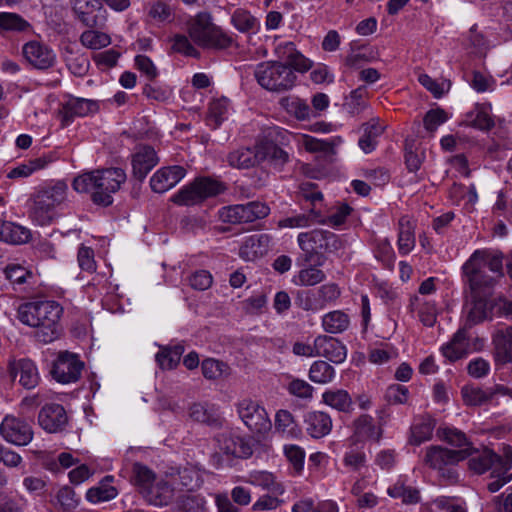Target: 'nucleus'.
I'll use <instances>...</instances> for the list:
<instances>
[{"mask_svg":"<svg viewBox=\"0 0 512 512\" xmlns=\"http://www.w3.org/2000/svg\"><path fill=\"white\" fill-rule=\"evenodd\" d=\"M63 307L54 300L37 299L21 303L16 310L17 320L36 329L35 337L42 343H51L60 336Z\"/></svg>","mask_w":512,"mask_h":512,"instance_id":"f257e3e1","label":"nucleus"},{"mask_svg":"<svg viewBox=\"0 0 512 512\" xmlns=\"http://www.w3.org/2000/svg\"><path fill=\"white\" fill-rule=\"evenodd\" d=\"M126 178L121 168L99 169L75 177L72 187L78 193L89 194L95 204L109 206L113 202L112 194L120 189Z\"/></svg>","mask_w":512,"mask_h":512,"instance_id":"f03ea898","label":"nucleus"},{"mask_svg":"<svg viewBox=\"0 0 512 512\" xmlns=\"http://www.w3.org/2000/svg\"><path fill=\"white\" fill-rule=\"evenodd\" d=\"M68 185L64 180H56L39 186L30 197V218L40 226L52 222L57 208L68 199Z\"/></svg>","mask_w":512,"mask_h":512,"instance_id":"7ed1b4c3","label":"nucleus"},{"mask_svg":"<svg viewBox=\"0 0 512 512\" xmlns=\"http://www.w3.org/2000/svg\"><path fill=\"white\" fill-rule=\"evenodd\" d=\"M187 33L195 45L204 49H225L232 42L207 12H200L187 21Z\"/></svg>","mask_w":512,"mask_h":512,"instance_id":"20e7f679","label":"nucleus"},{"mask_svg":"<svg viewBox=\"0 0 512 512\" xmlns=\"http://www.w3.org/2000/svg\"><path fill=\"white\" fill-rule=\"evenodd\" d=\"M254 75L261 87L272 92L290 90L297 79L294 70L280 61H265L257 64Z\"/></svg>","mask_w":512,"mask_h":512,"instance_id":"39448f33","label":"nucleus"},{"mask_svg":"<svg viewBox=\"0 0 512 512\" xmlns=\"http://www.w3.org/2000/svg\"><path fill=\"white\" fill-rule=\"evenodd\" d=\"M226 189V185L217 179L197 177L174 194L171 201L179 206H194L224 193Z\"/></svg>","mask_w":512,"mask_h":512,"instance_id":"423d86ee","label":"nucleus"},{"mask_svg":"<svg viewBox=\"0 0 512 512\" xmlns=\"http://www.w3.org/2000/svg\"><path fill=\"white\" fill-rule=\"evenodd\" d=\"M422 453V463L447 479H454L456 476L450 467L466 459L469 455L467 449L450 450L439 445L428 446Z\"/></svg>","mask_w":512,"mask_h":512,"instance_id":"0eeeda50","label":"nucleus"},{"mask_svg":"<svg viewBox=\"0 0 512 512\" xmlns=\"http://www.w3.org/2000/svg\"><path fill=\"white\" fill-rule=\"evenodd\" d=\"M468 457L470 470L477 474H483L489 469L505 472L512 468V448L508 445L503 446L501 455H497L489 448L478 451L471 447V454Z\"/></svg>","mask_w":512,"mask_h":512,"instance_id":"6e6552de","label":"nucleus"},{"mask_svg":"<svg viewBox=\"0 0 512 512\" xmlns=\"http://www.w3.org/2000/svg\"><path fill=\"white\" fill-rule=\"evenodd\" d=\"M236 411L244 425L254 434L266 435L272 429V422L265 407L251 398L240 399Z\"/></svg>","mask_w":512,"mask_h":512,"instance_id":"1a4fd4ad","label":"nucleus"},{"mask_svg":"<svg viewBox=\"0 0 512 512\" xmlns=\"http://www.w3.org/2000/svg\"><path fill=\"white\" fill-rule=\"evenodd\" d=\"M269 213L270 208L267 204L259 201H251L246 204L222 207L219 210V218L222 222L229 224H244L263 219L267 217Z\"/></svg>","mask_w":512,"mask_h":512,"instance_id":"9d476101","label":"nucleus"},{"mask_svg":"<svg viewBox=\"0 0 512 512\" xmlns=\"http://www.w3.org/2000/svg\"><path fill=\"white\" fill-rule=\"evenodd\" d=\"M297 243L305 254V261L310 262L312 257L321 251L336 249L338 240L337 236L330 231L314 229L299 233Z\"/></svg>","mask_w":512,"mask_h":512,"instance_id":"9b49d317","label":"nucleus"},{"mask_svg":"<svg viewBox=\"0 0 512 512\" xmlns=\"http://www.w3.org/2000/svg\"><path fill=\"white\" fill-rule=\"evenodd\" d=\"M483 265L480 250H476L462 267L466 282L476 296L495 284V278L487 274V269H484Z\"/></svg>","mask_w":512,"mask_h":512,"instance_id":"f8f14e48","label":"nucleus"},{"mask_svg":"<svg viewBox=\"0 0 512 512\" xmlns=\"http://www.w3.org/2000/svg\"><path fill=\"white\" fill-rule=\"evenodd\" d=\"M2 438L16 446H26L33 439V429L25 420L14 415H6L0 424Z\"/></svg>","mask_w":512,"mask_h":512,"instance_id":"ddd939ff","label":"nucleus"},{"mask_svg":"<svg viewBox=\"0 0 512 512\" xmlns=\"http://www.w3.org/2000/svg\"><path fill=\"white\" fill-rule=\"evenodd\" d=\"M84 363L78 355L70 352H61L52 369L54 379L63 384L76 382L81 375Z\"/></svg>","mask_w":512,"mask_h":512,"instance_id":"4468645a","label":"nucleus"},{"mask_svg":"<svg viewBox=\"0 0 512 512\" xmlns=\"http://www.w3.org/2000/svg\"><path fill=\"white\" fill-rule=\"evenodd\" d=\"M3 274L15 292L22 293L23 297L32 296L37 279L30 269L17 263H10L4 268Z\"/></svg>","mask_w":512,"mask_h":512,"instance_id":"2eb2a0df","label":"nucleus"},{"mask_svg":"<svg viewBox=\"0 0 512 512\" xmlns=\"http://www.w3.org/2000/svg\"><path fill=\"white\" fill-rule=\"evenodd\" d=\"M22 53L25 60L34 68L46 70L54 66L56 54L48 45L32 40L23 45Z\"/></svg>","mask_w":512,"mask_h":512,"instance_id":"dca6fc26","label":"nucleus"},{"mask_svg":"<svg viewBox=\"0 0 512 512\" xmlns=\"http://www.w3.org/2000/svg\"><path fill=\"white\" fill-rule=\"evenodd\" d=\"M492 345L495 366L512 363V325L497 328L492 334Z\"/></svg>","mask_w":512,"mask_h":512,"instance_id":"f3484780","label":"nucleus"},{"mask_svg":"<svg viewBox=\"0 0 512 512\" xmlns=\"http://www.w3.org/2000/svg\"><path fill=\"white\" fill-rule=\"evenodd\" d=\"M440 352L449 362L466 358L471 353L467 327L459 328L452 338L440 347Z\"/></svg>","mask_w":512,"mask_h":512,"instance_id":"a211bd4d","label":"nucleus"},{"mask_svg":"<svg viewBox=\"0 0 512 512\" xmlns=\"http://www.w3.org/2000/svg\"><path fill=\"white\" fill-rule=\"evenodd\" d=\"M274 54L280 62L285 61L287 66L298 72L304 73L312 68V61L299 52L291 41L278 43Z\"/></svg>","mask_w":512,"mask_h":512,"instance_id":"6ab92c4d","label":"nucleus"},{"mask_svg":"<svg viewBox=\"0 0 512 512\" xmlns=\"http://www.w3.org/2000/svg\"><path fill=\"white\" fill-rule=\"evenodd\" d=\"M8 371L13 379L19 377L18 382L25 389H33L39 383L38 369L30 359L11 360L8 365Z\"/></svg>","mask_w":512,"mask_h":512,"instance_id":"aec40b11","label":"nucleus"},{"mask_svg":"<svg viewBox=\"0 0 512 512\" xmlns=\"http://www.w3.org/2000/svg\"><path fill=\"white\" fill-rule=\"evenodd\" d=\"M159 158L155 149L148 145H138L131 156L133 175L142 181L158 164Z\"/></svg>","mask_w":512,"mask_h":512,"instance_id":"412c9836","label":"nucleus"},{"mask_svg":"<svg viewBox=\"0 0 512 512\" xmlns=\"http://www.w3.org/2000/svg\"><path fill=\"white\" fill-rule=\"evenodd\" d=\"M186 175L182 166L163 167L156 171L150 179L151 189L156 193H164L176 186Z\"/></svg>","mask_w":512,"mask_h":512,"instance_id":"4be33fe9","label":"nucleus"},{"mask_svg":"<svg viewBox=\"0 0 512 512\" xmlns=\"http://www.w3.org/2000/svg\"><path fill=\"white\" fill-rule=\"evenodd\" d=\"M272 237L268 234H253L244 239L239 256L245 261H254L266 255L270 249Z\"/></svg>","mask_w":512,"mask_h":512,"instance_id":"5701e85b","label":"nucleus"},{"mask_svg":"<svg viewBox=\"0 0 512 512\" xmlns=\"http://www.w3.org/2000/svg\"><path fill=\"white\" fill-rule=\"evenodd\" d=\"M179 485L175 481L157 479L148 489L143 491L142 497L153 506L168 505L174 498V492Z\"/></svg>","mask_w":512,"mask_h":512,"instance_id":"b1692460","label":"nucleus"},{"mask_svg":"<svg viewBox=\"0 0 512 512\" xmlns=\"http://www.w3.org/2000/svg\"><path fill=\"white\" fill-rule=\"evenodd\" d=\"M315 341L317 357H324L336 364L342 363L346 359V347L338 339L327 335H318Z\"/></svg>","mask_w":512,"mask_h":512,"instance_id":"393cba45","label":"nucleus"},{"mask_svg":"<svg viewBox=\"0 0 512 512\" xmlns=\"http://www.w3.org/2000/svg\"><path fill=\"white\" fill-rule=\"evenodd\" d=\"M39 425L49 433L62 430L67 423L66 411L60 404L45 405L38 415Z\"/></svg>","mask_w":512,"mask_h":512,"instance_id":"a878e982","label":"nucleus"},{"mask_svg":"<svg viewBox=\"0 0 512 512\" xmlns=\"http://www.w3.org/2000/svg\"><path fill=\"white\" fill-rule=\"evenodd\" d=\"M414 317L426 327H432L436 323L438 309L436 303L426 297L414 295L410 298L408 306Z\"/></svg>","mask_w":512,"mask_h":512,"instance_id":"bb28decb","label":"nucleus"},{"mask_svg":"<svg viewBox=\"0 0 512 512\" xmlns=\"http://www.w3.org/2000/svg\"><path fill=\"white\" fill-rule=\"evenodd\" d=\"M219 449L225 454L237 458H247L252 455L253 449L244 438L232 434L222 433L217 438Z\"/></svg>","mask_w":512,"mask_h":512,"instance_id":"cd10ccee","label":"nucleus"},{"mask_svg":"<svg viewBox=\"0 0 512 512\" xmlns=\"http://www.w3.org/2000/svg\"><path fill=\"white\" fill-rule=\"evenodd\" d=\"M274 429L283 439H299L302 430L294 415L287 409H279L274 415Z\"/></svg>","mask_w":512,"mask_h":512,"instance_id":"c85d7f7f","label":"nucleus"},{"mask_svg":"<svg viewBox=\"0 0 512 512\" xmlns=\"http://www.w3.org/2000/svg\"><path fill=\"white\" fill-rule=\"evenodd\" d=\"M306 432L314 439L328 435L332 430V419L329 414L322 411L308 412L304 417Z\"/></svg>","mask_w":512,"mask_h":512,"instance_id":"c756f323","label":"nucleus"},{"mask_svg":"<svg viewBox=\"0 0 512 512\" xmlns=\"http://www.w3.org/2000/svg\"><path fill=\"white\" fill-rule=\"evenodd\" d=\"M97 110V104L85 98L73 97L62 107L61 115L64 125L70 124L75 117H84Z\"/></svg>","mask_w":512,"mask_h":512,"instance_id":"7c9ffc66","label":"nucleus"},{"mask_svg":"<svg viewBox=\"0 0 512 512\" xmlns=\"http://www.w3.org/2000/svg\"><path fill=\"white\" fill-rule=\"evenodd\" d=\"M114 476H105L96 486L89 488L86 492V500L92 504H99L110 501L117 497L118 490L111 485Z\"/></svg>","mask_w":512,"mask_h":512,"instance_id":"2f4dec72","label":"nucleus"},{"mask_svg":"<svg viewBox=\"0 0 512 512\" xmlns=\"http://www.w3.org/2000/svg\"><path fill=\"white\" fill-rule=\"evenodd\" d=\"M353 431L354 437L360 441H378L382 435L381 427L368 414H362L353 421Z\"/></svg>","mask_w":512,"mask_h":512,"instance_id":"473e14b6","label":"nucleus"},{"mask_svg":"<svg viewBox=\"0 0 512 512\" xmlns=\"http://www.w3.org/2000/svg\"><path fill=\"white\" fill-rule=\"evenodd\" d=\"M415 225L407 215L402 216L398 222V251L401 255L409 254L415 247Z\"/></svg>","mask_w":512,"mask_h":512,"instance_id":"72a5a7b5","label":"nucleus"},{"mask_svg":"<svg viewBox=\"0 0 512 512\" xmlns=\"http://www.w3.org/2000/svg\"><path fill=\"white\" fill-rule=\"evenodd\" d=\"M323 222L319 209L310 207L307 212L295 214L279 220V228H307Z\"/></svg>","mask_w":512,"mask_h":512,"instance_id":"f704fd0d","label":"nucleus"},{"mask_svg":"<svg viewBox=\"0 0 512 512\" xmlns=\"http://www.w3.org/2000/svg\"><path fill=\"white\" fill-rule=\"evenodd\" d=\"M31 237L30 230L16 223L0 219V241L20 245L27 243Z\"/></svg>","mask_w":512,"mask_h":512,"instance_id":"c9c22d12","label":"nucleus"},{"mask_svg":"<svg viewBox=\"0 0 512 512\" xmlns=\"http://www.w3.org/2000/svg\"><path fill=\"white\" fill-rule=\"evenodd\" d=\"M73 9L79 20L88 27L98 25L94 12L103 10L100 0H71Z\"/></svg>","mask_w":512,"mask_h":512,"instance_id":"e433bc0d","label":"nucleus"},{"mask_svg":"<svg viewBox=\"0 0 512 512\" xmlns=\"http://www.w3.org/2000/svg\"><path fill=\"white\" fill-rule=\"evenodd\" d=\"M0 29L6 32L24 35L34 34L32 24L21 15L12 12L0 13Z\"/></svg>","mask_w":512,"mask_h":512,"instance_id":"4c0bfd02","label":"nucleus"},{"mask_svg":"<svg viewBox=\"0 0 512 512\" xmlns=\"http://www.w3.org/2000/svg\"><path fill=\"white\" fill-rule=\"evenodd\" d=\"M51 162L52 158L48 155L30 159L12 168L8 172L7 177L10 179L27 178L33 173L45 169Z\"/></svg>","mask_w":512,"mask_h":512,"instance_id":"58836bf2","label":"nucleus"},{"mask_svg":"<svg viewBox=\"0 0 512 512\" xmlns=\"http://www.w3.org/2000/svg\"><path fill=\"white\" fill-rule=\"evenodd\" d=\"M246 482L259 486L274 495H282L285 491L283 485L277 482L276 477L268 471H252L248 474Z\"/></svg>","mask_w":512,"mask_h":512,"instance_id":"ea45409f","label":"nucleus"},{"mask_svg":"<svg viewBox=\"0 0 512 512\" xmlns=\"http://www.w3.org/2000/svg\"><path fill=\"white\" fill-rule=\"evenodd\" d=\"M322 401L339 412L350 413L353 410L352 398L343 389L325 391L322 394Z\"/></svg>","mask_w":512,"mask_h":512,"instance_id":"a19ab883","label":"nucleus"},{"mask_svg":"<svg viewBox=\"0 0 512 512\" xmlns=\"http://www.w3.org/2000/svg\"><path fill=\"white\" fill-rule=\"evenodd\" d=\"M260 157L259 145H257L255 150L250 148H242L231 152L227 157V161L232 167L238 169H247L259 163Z\"/></svg>","mask_w":512,"mask_h":512,"instance_id":"79ce46f5","label":"nucleus"},{"mask_svg":"<svg viewBox=\"0 0 512 512\" xmlns=\"http://www.w3.org/2000/svg\"><path fill=\"white\" fill-rule=\"evenodd\" d=\"M362 129L363 135L360 137L358 144L365 153H370L375 149L377 138L383 133L384 126L379 123L378 119H372L364 124Z\"/></svg>","mask_w":512,"mask_h":512,"instance_id":"37998d69","label":"nucleus"},{"mask_svg":"<svg viewBox=\"0 0 512 512\" xmlns=\"http://www.w3.org/2000/svg\"><path fill=\"white\" fill-rule=\"evenodd\" d=\"M435 421L430 417H423L411 426L409 443L419 446L432 438Z\"/></svg>","mask_w":512,"mask_h":512,"instance_id":"c03bdc74","label":"nucleus"},{"mask_svg":"<svg viewBox=\"0 0 512 512\" xmlns=\"http://www.w3.org/2000/svg\"><path fill=\"white\" fill-rule=\"evenodd\" d=\"M189 417L199 423L218 427L221 425V419L213 407L206 404L194 403L189 408Z\"/></svg>","mask_w":512,"mask_h":512,"instance_id":"a18cd8bd","label":"nucleus"},{"mask_svg":"<svg viewBox=\"0 0 512 512\" xmlns=\"http://www.w3.org/2000/svg\"><path fill=\"white\" fill-rule=\"evenodd\" d=\"M387 493L392 498H400L405 504H415L420 500L419 491L406 484L404 477H399L397 481L387 489Z\"/></svg>","mask_w":512,"mask_h":512,"instance_id":"49530a36","label":"nucleus"},{"mask_svg":"<svg viewBox=\"0 0 512 512\" xmlns=\"http://www.w3.org/2000/svg\"><path fill=\"white\" fill-rule=\"evenodd\" d=\"M349 325V316L341 310L331 311L322 317V327L330 334L342 333L348 329Z\"/></svg>","mask_w":512,"mask_h":512,"instance_id":"de8ad7c7","label":"nucleus"},{"mask_svg":"<svg viewBox=\"0 0 512 512\" xmlns=\"http://www.w3.org/2000/svg\"><path fill=\"white\" fill-rule=\"evenodd\" d=\"M461 394L464 403L469 406H481L493 401V392L489 387L465 386Z\"/></svg>","mask_w":512,"mask_h":512,"instance_id":"09e8293b","label":"nucleus"},{"mask_svg":"<svg viewBox=\"0 0 512 512\" xmlns=\"http://www.w3.org/2000/svg\"><path fill=\"white\" fill-rule=\"evenodd\" d=\"M325 277V273L321 269L310 265L298 271L293 276L292 282L297 286H314L324 281Z\"/></svg>","mask_w":512,"mask_h":512,"instance_id":"8fccbe9b","label":"nucleus"},{"mask_svg":"<svg viewBox=\"0 0 512 512\" xmlns=\"http://www.w3.org/2000/svg\"><path fill=\"white\" fill-rule=\"evenodd\" d=\"M335 377V369L325 361L318 360L312 363L309 369V379L317 384H327Z\"/></svg>","mask_w":512,"mask_h":512,"instance_id":"3c124183","label":"nucleus"},{"mask_svg":"<svg viewBox=\"0 0 512 512\" xmlns=\"http://www.w3.org/2000/svg\"><path fill=\"white\" fill-rule=\"evenodd\" d=\"M282 107L287 113L298 120H307L310 118L311 109L302 99L296 97H287L281 100Z\"/></svg>","mask_w":512,"mask_h":512,"instance_id":"603ef678","label":"nucleus"},{"mask_svg":"<svg viewBox=\"0 0 512 512\" xmlns=\"http://www.w3.org/2000/svg\"><path fill=\"white\" fill-rule=\"evenodd\" d=\"M259 156H261L260 161L269 160L278 166L285 164L289 159L288 153L273 143L260 144Z\"/></svg>","mask_w":512,"mask_h":512,"instance_id":"864d4df0","label":"nucleus"},{"mask_svg":"<svg viewBox=\"0 0 512 512\" xmlns=\"http://www.w3.org/2000/svg\"><path fill=\"white\" fill-rule=\"evenodd\" d=\"M232 23L240 32H256L259 28L258 20L250 12L237 9L232 15Z\"/></svg>","mask_w":512,"mask_h":512,"instance_id":"5fc2aeb1","label":"nucleus"},{"mask_svg":"<svg viewBox=\"0 0 512 512\" xmlns=\"http://www.w3.org/2000/svg\"><path fill=\"white\" fill-rule=\"evenodd\" d=\"M133 476L134 484L138 487L141 495H143L144 490L148 489L157 480L155 473L141 463L133 465Z\"/></svg>","mask_w":512,"mask_h":512,"instance_id":"6e6d98bb","label":"nucleus"},{"mask_svg":"<svg viewBox=\"0 0 512 512\" xmlns=\"http://www.w3.org/2000/svg\"><path fill=\"white\" fill-rule=\"evenodd\" d=\"M201 369L203 376L209 380L227 377L230 374V368L227 364L212 358L205 359L202 362Z\"/></svg>","mask_w":512,"mask_h":512,"instance_id":"4d7b16f0","label":"nucleus"},{"mask_svg":"<svg viewBox=\"0 0 512 512\" xmlns=\"http://www.w3.org/2000/svg\"><path fill=\"white\" fill-rule=\"evenodd\" d=\"M183 353V345L178 344L158 352L156 360L163 369H172L177 366Z\"/></svg>","mask_w":512,"mask_h":512,"instance_id":"13d9d810","label":"nucleus"},{"mask_svg":"<svg viewBox=\"0 0 512 512\" xmlns=\"http://www.w3.org/2000/svg\"><path fill=\"white\" fill-rule=\"evenodd\" d=\"M80 41L83 46L93 50H99L111 44L108 34L96 30L84 31L80 36Z\"/></svg>","mask_w":512,"mask_h":512,"instance_id":"bf43d9fd","label":"nucleus"},{"mask_svg":"<svg viewBox=\"0 0 512 512\" xmlns=\"http://www.w3.org/2000/svg\"><path fill=\"white\" fill-rule=\"evenodd\" d=\"M410 397L409 389L401 384L389 385L384 393L385 401L390 405H406Z\"/></svg>","mask_w":512,"mask_h":512,"instance_id":"052dcab7","label":"nucleus"},{"mask_svg":"<svg viewBox=\"0 0 512 512\" xmlns=\"http://www.w3.org/2000/svg\"><path fill=\"white\" fill-rule=\"evenodd\" d=\"M441 437L448 444L458 447L459 450L467 449L469 455L471 454V443L462 431L456 428H445L442 431Z\"/></svg>","mask_w":512,"mask_h":512,"instance_id":"680f3d73","label":"nucleus"},{"mask_svg":"<svg viewBox=\"0 0 512 512\" xmlns=\"http://www.w3.org/2000/svg\"><path fill=\"white\" fill-rule=\"evenodd\" d=\"M143 94L149 99L166 102L172 97L173 91L167 85L151 82L143 87Z\"/></svg>","mask_w":512,"mask_h":512,"instance_id":"e2e57ef3","label":"nucleus"},{"mask_svg":"<svg viewBox=\"0 0 512 512\" xmlns=\"http://www.w3.org/2000/svg\"><path fill=\"white\" fill-rule=\"evenodd\" d=\"M424 158L425 151L423 148L416 147L413 143H406L405 162L409 171L416 172L419 170Z\"/></svg>","mask_w":512,"mask_h":512,"instance_id":"0e129e2a","label":"nucleus"},{"mask_svg":"<svg viewBox=\"0 0 512 512\" xmlns=\"http://www.w3.org/2000/svg\"><path fill=\"white\" fill-rule=\"evenodd\" d=\"M448 119L449 115L445 110L441 108L431 109L425 114L423 125L426 131L434 133Z\"/></svg>","mask_w":512,"mask_h":512,"instance_id":"69168bd1","label":"nucleus"},{"mask_svg":"<svg viewBox=\"0 0 512 512\" xmlns=\"http://www.w3.org/2000/svg\"><path fill=\"white\" fill-rule=\"evenodd\" d=\"M487 317V311H486V303L483 300H476L473 302L472 306L470 307L468 313L466 322L463 327H467V331L469 332V329L484 321Z\"/></svg>","mask_w":512,"mask_h":512,"instance_id":"338daca9","label":"nucleus"},{"mask_svg":"<svg viewBox=\"0 0 512 512\" xmlns=\"http://www.w3.org/2000/svg\"><path fill=\"white\" fill-rule=\"evenodd\" d=\"M230 103L227 98L213 100L209 105V118L215 122V126L220 125L227 117Z\"/></svg>","mask_w":512,"mask_h":512,"instance_id":"774afa93","label":"nucleus"}]
</instances>
